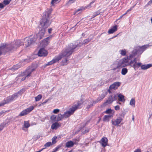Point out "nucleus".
Instances as JSON below:
<instances>
[{
  "mask_svg": "<svg viewBox=\"0 0 152 152\" xmlns=\"http://www.w3.org/2000/svg\"><path fill=\"white\" fill-rule=\"evenodd\" d=\"M77 46V45H73L72 43L70 44L66 47L65 49L62 51L60 54L55 57L52 60L45 65V67L58 61L64 57H67L69 56H71L75 51V49Z\"/></svg>",
  "mask_w": 152,
  "mask_h": 152,
  "instance_id": "f257e3e1",
  "label": "nucleus"
},
{
  "mask_svg": "<svg viewBox=\"0 0 152 152\" xmlns=\"http://www.w3.org/2000/svg\"><path fill=\"white\" fill-rule=\"evenodd\" d=\"M51 12L50 10L45 12L43 14L42 18L39 26V32L36 36L37 38L42 39L44 37L45 31V29L50 24L51 22L49 20Z\"/></svg>",
  "mask_w": 152,
  "mask_h": 152,
  "instance_id": "f03ea898",
  "label": "nucleus"
},
{
  "mask_svg": "<svg viewBox=\"0 0 152 152\" xmlns=\"http://www.w3.org/2000/svg\"><path fill=\"white\" fill-rule=\"evenodd\" d=\"M23 45V42L20 40H17L10 44H0V56L2 53L13 51Z\"/></svg>",
  "mask_w": 152,
  "mask_h": 152,
  "instance_id": "7ed1b4c3",
  "label": "nucleus"
},
{
  "mask_svg": "<svg viewBox=\"0 0 152 152\" xmlns=\"http://www.w3.org/2000/svg\"><path fill=\"white\" fill-rule=\"evenodd\" d=\"M130 57L127 56L124 57L118 61H115L112 65V68L113 70H116L118 69H120L126 66L131 67V61L129 58Z\"/></svg>",
  "mask_w": 152,
  "mask_h": 152,
  "instance_id": "20e7f679",
  "label": "nucleus"
},
{
  "mask_svg": "<svg viewBox=\"0 0 152 152\" xmlns=\"http://www.w3.org/2000/svg\"><path fill=\"white\" fill-rule=\"evenodd\" d=\"M148 45H143L141 47L137 46L135 47L132 53L128 57H130L129 58L130 61L132 60V59L136 55H137V56L140 55L145 51L146 49L149 47Z\"/></svg>",
  "mask_w": 152,
  "mask_h": 152,
  "instance_id": "39448f33",
  "label": "nucleus"
},
{
  "mask_svg": "<svg viewBox=\"0 0 152 152\" xmlns=\"http://www.w3.org/2000/svg\"><path fill=\"white\" fill-rule=\"evenodd\" d=\"M130 64L131 67H133L135 70L140 66L142 70H146L152 67V64L142 65V63L140 62L137 63L136 58H134L133 60H131Z\"/></svg>",
  "mask_w": 152,
  "mask_h": 152,
  "instance_id": "423d86ee",
  "label": "nucleus"
},
{
  "mask_svg": "<svg viewBox=\"0 0 152 152\" xmlns=\"http://www.w3.org/2000/svg\"><path fill=\"white\" fill-rule=\"evenodd\" d=\"M83 103V102L82 99L75 103L74 105L69 109V110L64 113L63 115L64 117L66 118L69 117L76 110L80 107Z\"/></svg>",
  "mask_w": 152,
  "mask_h": 152,
  "instance_id": "0eeeda50",
  "label": "nucleus"
},
{
  "mask_svg": "<svg viewBox=\"0 0 152 152\" xmlns=\"http://www.w3.org/2000/svg\"><path fill=\"white\" fill-rule=\"evenodd\" d=\"M18 97L17 94H13L11 96L8 97L6 99H4L2 102L3 105L9 103L15 100Z\"/></svg>",
  "mask_w": 152,
  "mask_h": 152,
  "instance_id": "6e6552de",
  "label": "nucleus"
},
{
  "mask_svg": "<svg viewBox=\"0 0 152 152\" xmlns=\"http://www.w3.org/2000/svg\"><path fill=\"white\" fill-rule=\"evenodd\" d=\"M95 0H94L92 1L90 3V4L86 6L85 7H80L79 8L77 9L74 12V14H78L82 12V11L83 10H86L87 8H90L91 7V5L93 3H94L95 2Z\"/></svg>",
  "mask_w": 152,
  "mask_h": 152,
  "instance_id": "1a4fd4ad",
  "label": "nucleus"
},
{
  "mask_svg": "<svg viewBox=\"0 0 152 152\" xmlns=\"http://www.w3.org/2000/svg\"><path fill=\"white\" fill-rule=\"evenodd\" d=\"M95 0H94L92 1L90 3V4L86 6L85 7H80L79 8L77 9L74 12V14H78L82 12V11L83 10H86L87 8H90L91 7V5L93 3H94L95 2Z\"/></svg>",
  "mask_w": 152,
  "mask_h": 152,
  "instance_id": "9d476101",
  "label": "nucleus"
},
{
  "mask_svg": "<svg viewBox=\"0 0 152 152\" xmlns=\"http://www.w3.org/2000/svg\"><path fill=\"white\" fill-rule=\"evenodd\" d=\"M117 98V94H112L109 96L108 99L104 104V106H106L111 103L113 101L116 100Z\"/></svg>",
  "mask_w": 152,
  "mask_h": 152,
  "instance_id": "9b49d317",
  "label": "nucleus"
},
{
  "mask_svg": "<svg viewBox=\"0 0 152 152\" xmlns=\"http://www.w3.org/2000/svg\"><path fill=\"white\" fill-rule=\"evenodd\" d=\"M123 120V118L122 117H118L115 119H112L111 120V123L114 126H118Z\"/></svg>",
  "mask_w": 152,
  "mask_h": 152,
  "instance_id": "f8f14e48",
  "label": "nucleus"
},
{
  "mask_svg": "<svg viewBox=\"0 0 152 152\" xmlns=\"http://www.w3.org/2000/svg\"><path fill=\"white\" fill-rule=\"evenodd\" d=\"M36 40V39L35 38L32 39L30 37H26L24 39L25 42L24 44L26 47H27L30 45L33 42L35 41Z\"/></svg>",
  "mask_w": 152,
  "mask_h": 152,
  "instance_id": "ddd939ff",
  "label": "nucleus"
},
{
  "mask_svg": "<svg viewBox=\"0 0 152 152\" xmlns=\"http://www.w3.org/2000/svg\"><path fill=\"white\" fill-rule=\"evenodd\" d=\"M34 108V107L33 106L29 107L22 111L19 114V116H22L27 115L33 110Z\"/></svg>",
  "mask_w": 152,
  "mask_h": 152,
  "instance_id": "4468645a",
  "label": "nucleus"
},
{
  "mask_svg": "<svg viewBox=\"0 0 152 152\" xmlns=\"http://www.w3.org/2000/svg\"><path fill=\"white\" fill-rule=\"evenodd\" d=\"M34 69L30 68L26 69V71L24 72V76L21 79V80L23 81L25 80L27 77H29L32 72H33Z\"/></svg>",
  "mask_w": 152,
  "mask_h": 152,
  "instance_id": "2eb2a0df",
  "label": "nucleus"
},
{
  "mask_svg": "<svg viewBox=\"0 0 152 152\" xmlns=\"http://www.w3.org/2000/svg\"><path fill=\"white\" fill-rule=\"evenodd\" d=\"M121 84V83L118 82H114L113 84L111 85L108 90V91L109 93H111V90L112 89L115 90L118 88Z\"/></svg>",
  "mask_w": 152,
  "mask_h": 152,
  "instance_id": "dca6fc26",
  "label": "nucleus"
},
{
  "mask_svg": "<svg viewBox=\"0 0 152 152\" xmlns=\"http://www.w3.org/2000/svg\"><path fill=\"white\" fill-rule=\"evenodd\" d=\"M48 54L47 51L44 48L40 49L38 53V55L39 56H47Z\"/></svg>",
  "mask_w": 152,
  "mask_h": 152,
  "instance_id": "f3484780",
  "label": "nucleus"
},
{
  "mask_svg": "<svg viewBox=\"0 0 152 152\" xmlns=\"http://www.w3.org/2000/svg\"><path fill=\"white\" fill-rule=\"evenodd\" d=\"M99 142L103 147H105L107 145L108 140L106 137H104L102 138Z\"/></svg>",
  "mask_w": 152,
  "mask_h": 152,
  "instance_id": "a211bd4d",
  "label": "nucleus"
},
{
  "mask_svg": "<svg viewBox=\"0 0 152 152\" xmlns=\"http://www.w3.org/2000/svg\"><path fill=\"white\" fill-rule=\"evenodd\" d=\"M61 126V124L58 122H55L51 126L52 129H56Z\"/></svg>",
  "mask_w": 152,
  "mask_h": 152,
  "instance_id": "6ab92c4d",
  "label": "nucleus"
},
{
  "mask_svg": "<svg viewBox=\"0 0 152 152\" xmlns=\"http://www.w3.org/2000/svg\"><path fill=\"white\" fill-rule=\"evenodd\" d=\"M76 143L75 142H73L72 141H69L67 142L66 143V146L67 148H70L73 147L75 144Z\"/></svg>",
  "mask_w": 152,
  "mask_h": 152,
  "instance_id": "aec40b11",
  "label": "nucleus"
},
{
  "mask_svg": "<svg viewBox=\"0 0 152 152\" xmlns=\"http://www.w3.org/2000/svg\"><path fill=\"white\" fill-rule=\"evenodd\" d=\"M117 30V26L115 25L113 26L112 28L109 29L108 31V33L109 34H113Z\"/></svg>",
  "mask_w": 152,
  "mask_h": 152,
  "instance_id": "412c9836",
  "label": "nucleus"
},
{
  "mask_svg": "<svg viewBox=\"0 0 152 152\" xmlns=\"http://www.w3.org/2000/svg\"><path fill=\"white\" fill-rule=\"evenodd\" d=\"M91 39L89 38H88L87 39H86L84 40L83 41V43L80 45V44H79L77 45H77V46L76 48L77 47H80L83 44H86L88 43L89 42L91 41ZM73 45H74L73 44Z\"/></svg>",
  "mask_w": 152,
  "mask_h": 152,
  "instance_id": "4be33fe9",
  "label": "nucleus"
},
{
  "mask_svg": "<svg viewBox=\"0 0 152 152\" xmlns=\"http://www.w3.org/2000/svg\"><path fill=\"white\" fill-rule=\"evenodd\" d=\"M97 102V101H92L88 104L86 108L88 110H89L93 106L94 104H95Z\"/></svg>",
  "mask_w": 152,
  "mask_h": 152,
  "instance_id": "5701e85b",
  "label": "nucleus"
},
{
  "mask_svg": "<svg viewBox=\"0 0 152 152\" xmlns=\"http://www.w3.org/2000/svg\"><path fill=\"white\" fill-rule=\"evenodd\" d=\"M117 97H118L119 101L123 102H125V100L124 99V95L121 94H119L118 95H117Z\"/></svg>",
  "mask_w": 152,
  "mask_h": 152,
  "instance_id": "b1692460",
  "label": "nucleus"
},
{
  "mask_svg": "<svg viewBox=\"0 0 152 152\" xmlns=\"http://www.w3.org/2000/svg\"><path fill=\"white\" fill-rule=\"evenodd\" d=\"M113 116L110 115H105L103 118V120L104 121L108 122L110 120L111 117Z\"/></svg>",
  "mask_w": 152,
  "mask_h": 152,
  "instance_id": "393cba45",
  "label": "nucleus"
},
{
  "mask_svg": "<svg viewBox=\"0 0 152 152\" xmlns=\"http://www.w3.org/2000/svg\"><path fill=\"white\" fill-rule=\"evenodd\" d=\"M70 56H69L68 57H65V59L63 60L61 62V64L64 66L65 65H66L67 64V61L68 59L69 58Z\"/></svg>",
  "mask_w": 152,
  "mask_h": 152,
  "instance_id": "a878e982",
  "label": "nucleus"
},
{
  "mask_svg": "<svg viewBox=\"0 0 152 152\" xmlns=\"http://www.w3.org/2000/svg\"><path fill=\"white\" fill-rule=\"evenodd\" d=\"M51 38V37H49L43 40V42L44 43L45 45H46L48 44V43L50 42V39Z\"/></svg>",
  "mask_w": 152,
  "mask_h": 152,
  "instance_id": "bb28decb",
  "label": "nucleus"
},
{
  "mask_svg": "<svg viewBox=\"0 0 152 152\" xmlns=\"http://www.w3.org/2000/svg\"><path fill=\"white\" fill-rule=\"evenodd\" d=\"M120 54L122 56H125L126 54V50L125 49L121 50L119 51Z\"/></svg>",
  "mask_w": 152,
  "mask_h": 152,
  "instance_id": "cd10ccee",
  "label": "nucleus"
},
{
  "mask_svg": "<svg viewBox=\"0 0 152 152\" xmlns=\"http://www.w3.org/2000/svg\"><path fill=\"white\" fill-rule=\"evenodd\" d=\"M114 111L113 110H112L111 109H109L107 110L104 113L106 114H113L114 113Z\"/></svg>",
  "mask_w": 152,
  "mask_h": 152,
  "instance_id": "c85d7f7f",
  "label": "nucleus"
},
{
  "mask_svg": "<svg viewBox=\"0 0 152 152\" xmlns=\"http://www.w3.org/2000/svg\"><path fill=\"white\" fill-rule=\"evenodd\" d=\"M128 72V69L126 68H124L121 70V73L123 75H125Z\"/></svg>",
  "mask_w": 152,
  "mask_h": 152,
  "instance_id": "c756f323",
  "label": "nucleus"
},
{
  "mask_svg": "<svg viewBox=\"0 0 152 152\" xmlns=\"http://www.w3.org/2000/svg\"><path fill=\"white\" fill-rule=\"evenodd\" d=\"M57 116L56 115H53L51 116L50 117V119L51 120L53 121H57Z\"/></svg>",
  "mask_w": 152,
  "mask_h": 152,
  "instance_id": "7c9ffc66",
  "label": "nucleus"
},
{
  "mask_svg": "<svg viewBox=\"0 0 152 152\" xmlns=\"http://www.w3.org/2000/svg\"><path fill=\"white\" fill-rule=\"evenodd\" d=\"M25 91V90L24 89H22L17 93H15L14 94H17V96H18V95H21Z\"/></svg>",
  "mask_w": 152,
  "mask_h": 152,
  "instance_id": "2f4dec72",
  "label": "nucleus"
},
{
  "mask_svg": "<svg viewBox=\"0 0 152 152\" xmlns=\"http://www.w3.org/2000/svg\"><path fill=\"white\" fill-rule=\"evenodd\" d=\"M57 116V121L61 120L62 119L64 118L63 115H62L61 114H58Z\"/></svg>",
  "mask_w": 152,
  "mask_h": 152,
  "instance_id": "473e14b6",
  "label": "nucleus"
},
{
  "mask_svg": "<svg viewBox=\"0 0 152 152\" xmlns=\"http://www.w3.org/2000/svg\"><path fill=\"white\" fill-rule=\"evenodd\" d=\"M130 105L132 106H134L135 105V99L134 98H132L130 102Z\"/></svg>",
  "mask_w": 152,
  "mask_h": 152,
  "instance_id": "72a5a7b5",
  "label": "nucleus"
},
{
  "mask_svg": "<svg viewBox=\"0 0 152 152\" xmlns=\"http://www.w3.org/2000/svg\"><path fill=\"white\" fill-rule=\"evenodd\" d=\"M42 98V96L41 95H38L37 96L35 97V100L36 101H38L40 100Z\"/></svg>",
  "mask_w": 152,
  "mask_h": 152,
  "instance_id": "f704fd0d",
  "label": "nucleus"
},
{
  "mask_svg": "<svg viewBox=\"0 0 152 152\" xmlns=\"http://www.w3.org/2000/svg\"><path fill=\"white\" fill-rule=\"evenodd\" d=\"M24 126L25 128H28L30 126L28 121H25L24 122Z\"/></svg>",
  "mask_w": 152,
  "mask_h": 152,
  "instance_id": "c9c22d12",
  "label": "nucleus"
},
{
  "mask_svg": "<svg viewBox=\"0 0 152 152\" xmlns=\"http://www.w3.org/2000/svg\"><path fill=\"white\" fill-rule=\"evenodd\" d=\"M11 0H4L3 1V3L4 6L8 5L9 4L10 2L11 1Z\"/></svg>",
  "mask_w": 152,
  "mask_h": 152,
  "instance_id": "e433bc0d",
  "label": "nucleus"
},
{
  "mask_svg": "<svg viewBox=\"0 0 152 152\" xmlns=\"http://www.w3.org/2000/svg\"><path fill=\"white\" fill-rule=\"evenodd\" d=\"M100 13V12L99 11H98L95 12H94V15H93V17L91 18V20H92L93 18L96 16L99 15Z\"/></svg>",
  "mask_w": 152,
  "mask_h": 152,
  "instance_id": "4c0bfd02",
  "label": "nucleus"
},
{
  "mask_svg": "<svg viewBox=\"0 0 152 152\" xmlns=\"http://www.w3.org/2000/svg\"><path fill=\"white\" fill-rule=\"evenodd\" d=\"M57 137L56 136L54 137L52 139V142L53 144H54L56 142V140L57 139Z\"/></svg>",
  "mask_w": 152,
  "mask_h": 152,
  "instance_id": "58836bf2",
  "label": "nucleus"
},
{
  "mask_svg": "<svg viewBox=\"0 0 152 152\" xmlns=\"http://www.w3.org/2000/svg\"><path fill=\"white\" fill-rule=\"evenodd\" d=\"M4 127V123L1 124L0 125V132L2 130Z\"/></svg>",
  "mask_w": 152,
  "mask_h": 152,
  "instance_id": "ea45409f",
  "label": "nucleus"
},
{
  "mask_svg": "<svg viewBox=\"0 0 152 152\" xmlns=\"http://www.w3.org/2000/svg\"><path fill=\"white\" fill-rule=\"evenodd\" d=\"M51 143L50 142H48L45 144L44 146L45 147H49L51 145Z\"/></svg>",
  "mask_w": 152,
  "mask_h": 152,
  "instance_id": "a19ab883",
  "label": "nucleus"
},
{
  "mask_svg": "<svg viewBox=\"0 0 152 152\" xmlns=\"http://www.w3.org/2000/svg\"><path fill=\"white\" fill-rule=\"evenodd\" d=\"M89 132V130L88 129H86L85 130H82V132L83 134H85L88 133Z\"/></svg>",
  "mask_w": 152,
  "mask_h": 152,
  "instance_id": "79ce46f5",
  "label": "nucleus"
},
{
  "mask_svg": "<svg viewBox=\"0 0 152 152\" xmlns=\"http://www.w3.org/2000/svg\"><path fill=\"white\" fill-rule=\"evenodd\" d=\"M105 96V95L104 94H102L101 95V96L99 97V100H101L103 98H104Z\"/></svg>",
  "mask_w": 152,
  "mask_h": 152,
  "instance_id": "37998d69",
  "label": "nucleus"
},
{
  "mask_svg": "<svg viewBox=\"0 0 152 152\" xmlns=\"http://www.w3.org/2000/svg\"><path fill=\"white\" fill-rule=\"evenodd\" d=\"M59 111V110L58 109H55L53 111V113H57Z\"/></svg>",
  "mask_w": 152,
  "mask_h": 152,
  "instance_id": "c03bdc74",
  "label": "nucleus"
},
{
  "mask_svg": "<svg viewBox=\"0 0 152 152\" xmlns=\"http://www.w3.org/2000/svg\"><path fill=\"white\" fill-rule=\"evenodd\" d=\"M58 0H52L51 2V4L52 5H54V4L56 3L57 1Z\"/></svg>",
  "mask_w": 152,
  "mask_h": 152,
  "instance_id": "a18cd8bd",
  "label": "nucleus"
},
{
  "mask_svg": "<svg viewBox=\"0 0 152 152\" xmlns=\"http://www.w3.org/2000/svg\"><path fill=\"white\" fill-rule=\"evenodd\" d=\"M61 146H58L56 147L55 149H54L55 151L56 152L57 151H58V149L61 147Z\"/></svg>",
  "mask_w": 152,
  "mask_h": 152,
  "instance_id": "49530a36",
  "label": "nucleus"
},
{
  "mask_svg": "<svg viewBox=\"0 0 152 152\" xmlns=\"http://www.w3.org/2000/svg\"><path fill=\"white\" fill-rule=\"evenodd\" d=\"M115 109L116 110H119L120 109V107L118 105H117L115 107Z\"/></svg>",
  "mask_w": 152,
  "mask_h": 152,
  "instance_id": "de8ad7c7",
  "label": "nucleus"
},
{
  "mask_svg": "<svg viewBox=\"0 0 152 152\" xmlns=\"http://www.w3.org/2000/svg\"><path fill=\"white\" fill-rule=\"evenodd\" d=\"M5 7L4 5V4H3L1 3H0V8H3Z\"/></svg>",
  "mask_w": 152,
  "mask_h": 152,
  "instance_id": "09e8293b",
  "label": "nucleus"
},
{
  "mask_svg": "<svg viewBox=\"0 0 152 152\" xmlns=\"http://www.w3.org/2000/svg\"><path fill=\"white\" fill-rule=\"evenodd\" d=\"M134 6L132 7H131L127 11V12H129L131 11L133 9V8H134Z\"/></svg>",
  "mask_w": 152,
  "mask_h": 152,
  "instance_id": "8fccbe9b",
  "label": "nucleus"
},
{
  "mask_svg": "<svg viewBox=\"0 0 152 152\" xmlns=\"http://www.w3.org/2000/svg\"><path fill=\"white\" fill-rule=\"evenodd\" d=\"M49 100V99H47V100H46L44 102H42V104H43V105H44V104H45V103H46Z\"/></svg>",
  "mask_w": 152,
  "mask_h": 152,
  "instance_id": "3c124183",
  "label": "nucleus"
},
{
  "mask_svg": "<svg viewBox=\"0 0 152 152\" xmlns=\"http://www.w3.org/2000/svg\"><path fill=\"white\" fill-rule=\"evenodd\" d=\"M152 3V0H150L148 2V4H151Z\"/></svg>",
  "mask_w": 152,
  "mask_h": 152,
  "instance_id": "603ef678",
  "label": "nucleus"
},
{
  "mask_svg": "<svg viewBox=\"0 0 152 152\" xmlns=\"http://www.w3.org/2000/svg\"><path fill=\"white\" fill-rule=\"evenodd\" d=\"M52 31V29L51 28H50L48 30V32L49 33H50Z\"/></svg>",
  "mask_w": 152,
  "mask_h": 152,
  "instance_id": "864d4df0",
  "label": "nucleus"
},
{
  "mask_svg": "<svg viewBox=\"0 0 152 152\" xmlns=\"http://www.w3.org/2000/svg\"><path fill=\"white\" fill-rule=\"evenodd\" d=\"M134 152H140V150L137 149L135 150Z\"/></svg>",
  "mask_w": 152,
  "mask_h": 152,
  "instance_id": "5fc2aeb1",
  "label": "nucleus"
},
{
  "mask_svg": "<svg viewBox=\"0 0 152 152\" xmlns=\"http://www.w3.org/2000/svg\"><path fill=\"white\" fill-rule=\"evenodd\" d=\"M75 1V0H74V1L73 0H72L71 1H69L70 3H72L74 2Z\"/></svg>",
  "mask_w": 152,
  "mask_h": 152,
  "instance_id": "6e6d98bb",
  "label": "nucleus"
},
{
  "mask_svg": "<svg viewBox=\"0 0 152 152\" xmlns=\"http://www.w3.org/2000/svg\"><path fill=\"white\" fill-rule=\"evenodd\" d=\"M3 105V104H2V102H1L0 103V107L2 106Z\"/></svg>",
  "mask_w": 152,
  "mask_h": 152,
  "instance_id": "4d7b16f0",
  "label": "nucleus"
},
{
  "mask_svg": "<svg viewBox=\"0 0 152 152\" xmlns=\"http://www.w3.org/2000/svg\"><path fill=\"white\" fill-rule=\"evenodd\" d=\"M128 12H126L124 14L122 15V16H124V15H126Z\"/></svg>",
  "mask_w": 152,
  "mask_h": 152,
  "instance_id": "13d9d810",
  "label": "nucleus"
},
{
  "mask_svg": "<svg viewBox=\"0 0 152 152\" xmlns=\"http://www.w3.org/2000/svg\"><path fill=\"white\" fill-rule=\"evenodd\" d=\"M2 113H0V116H1L2 115Z\"/></svg>",
  "mask_w": 152,
  "mask_h": 152,
  "instance_id": "bf43d9fd",
  "label": "nucleus"
},
{
  "mask_svg": "<svg viewBox=\"0 0 152 152\" xmlns=\"http://www.w3.org/2000/svg\"><path fill=\"white\" fill-rule=\"evenodd\" d=\"M151 104H152V98H151Z\"/></svg>",
  "mask_w": 152,
  "mask_h": 152,
  "instance_id": "052dcab7",
  "label": "nucleus"
},
{
  "mask_svg": "<svg viewBox=\"0 0 152 152\" xmlns=\"http://www.w3.org/2000/svg\"><path fill=\"white\" fill-rule=\"evenodd\" d=\"M134 117L133 116V117L132 118V120L133 121H134Z\"/></svg>",
  "mask_w": 152,
  "mask_h": 152,
  "instance_id": "680f3d73",
  "label": "nucleus"
},
{
  "mask_svg": "<svg viewBox=\"0 0 152 152\" xmlns=\"http://www.w3.org/2000/svg\"><path fill=\"white\" fill-rule=\"evenodd\" d=\"M14 68L15 69H18V68H15V67H14Z\"/></svg>",
  "mask_w": 152,
  "mask_h": 152,
  "instance_id": "e2e57ef3",
  "label": "nucleus"
},
{
  "mask_svg": "<svg viewBox=\"0 0 152 152\" xmlns=\"http://www.w3.org/2000/svg\"><path fill=\"white\" fill-rule=\"evenodd\" d=\"M123 16H122V15L121 16V17H120V18H121L122 17H123Z\"/></svg>",
  "mask_w": 152,
  "mask_h": 152,
  "instance_id": "0e129e2a",
  "label": "nucleus"
},
{
  "mask_svg": "<svg viewBox=\"0 0 152 152\" xmlns=\"http://www.w3.org/2000/svg\"><path fill=\"white\" fill-rule=\"evenodd\" d=\"M151 23H152V18L151 19Z\"/></svg>",
  "mask_w": 152,
  "mask_h": 152,
  "instance_id": "69168bd1",
  "label": "nucleus"
},
{
  "mask_svg": "<svg viewBox=\"0 0 152 152\" xmlns=\"http://www.w3.org/2000/svg\"><path fill=\"white\" fill-rule=\"evenodd\" d=\"M118 103V104H121V103H120V102H118V103Z\"/></svg>",
  "mask_w": 152,
  "mask_h": 152,
  "instance_id": "338daca9",
  "label": "nucleus"
},
{
  "mask_svg": "<svg viewBox=\"0 0 152 152\" xmlns=\"http://www.w3.org/2000/svg\"><path fill=\"white\" fill-rule=\"evenodd\" d=\"M51 152H56L53 149V151Z\"/></svg>",
  "mask_w": 152,
  "mask_h": 152,
  "instance_id": "774afa93",
  "label": "nucleus"
}]
</instances>
